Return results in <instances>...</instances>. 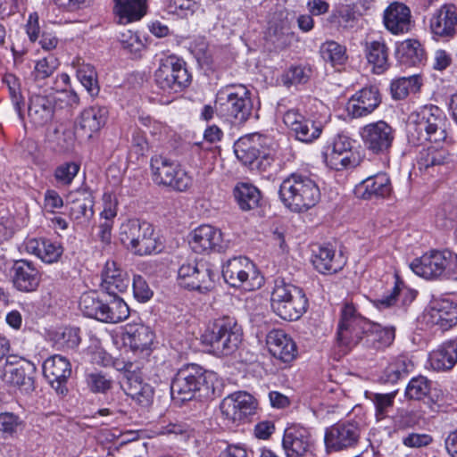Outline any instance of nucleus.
I'll return each instance as SVG.
<instances>
[{"mask_svg":"<svg viewBox=\"0 0 457 457\" xmlns=\"http://www.w3.org/2000/svg\"><path fill=\"white\" fill-rule=\"evenodd\" d=\"M217 374L195 363L183 365L171 380L170 395L174 401H190L196 395L212 398L219 395Z\"/></svg>","mask_w":457,"mask_h":457,"instance_id":"1","label":"nucleus"},{"mask_svg":"<svg viewBox=\"0 0 457 457\" xmlns=\"http://www.w3.org/2000/svg\"><path fill=\"white\" fill-rule=\"evenodd\" d=\"M407 127L409 144L420 145L426 142L439 144L447 138L448 119L442 109L427 104L412 112Z\"/></svg>","mask_w":457,"mask_h":457,"instance_id":"2","label":"nucleus"},{"mask_svg":"<svg viewBox=\"0 0 457 457\" xmlns=\"http://www.w3.org/2000/svg\"><path fill=\"white\" fill-rule=\"evenodd\" d=\"M278 195L287 209L295 212H303L319 203L320 191L310 175L294 172L282 180Z\"/></svg>","mask_w":457,"mask_h":457,"instance_id":"3","label":"nucleus"},{"mask_svg":"<svg viewBox=\"0 0 457 457\" xmlns=\"http://www.w3.org/2000/svg\"><path fill=\"white\" fill-rule=\"evenodd\" d=\"M243 339V330L233 317L216 319L201 336L202 344L217 357L230 356L237 352Z\"/></svg>","mask_w":457,"mask_h":457,"instance_id":"4","label":"nucleus"},{"mask_svg":"<svg viewBox=\"0 0 457 457\" xmlns=\"http://www.w3.org/2000/svg\"><path fill=\"white\" fill-rule=\"evenodd\" d=\"M270 307L282 320H297L307 311L308 299L301 287L277 278L270 291Z\"/></svg>","mask_w":457,"mask_h":457,"instance_id":"5","label":"nucleus"},{"mask_svg":"<svg viewBox=\"0 0 457 457\" xmlns=\"http://www.w3.org/2000/svg\"><path fill=\"white\" fill-rule=\"evenodd\" d=\"M215 110L218 116L231 123H245L253 112L251 91L241 84L220 88L216 95Z\"/></svg>","mask_w":457,"mask_h":457,"instance_id":"6","label":"nucleus"},{"mask_svg":"<svg viewBox=\"0 0 457 457\" xmlns=\"http://www.w3.org/2000/svg\"><path fill=\"white\" fill-rule=\"evenodd\" d=\"M369 328L370 321L358 312L353 303L345 302L337 324V345L345 350H351L361 343L365 345Z\"/></svg>","mask_w":457,"mask_h":457,"instance_id":"7","label":"nucleus"},{"mask_svg":"<svg viewBox=\"0 0 457 457\" xmlns=\"http://www.w3.org/2000/svg\"><path fill=\"white\" fill-rule=\"evenodd\" d=\"M191 81L186 62L176 55H169L161 60L154 72L157 87L167 95L181 92Z\"/></svg>","mask_w":457,"mask_h":457,"instance_id":"8","label":"nucleus"},{"mask_svg":"<svg viewBox=\"0 0 457 457\" xmlns=\"http://www.w3.org/2000/svg\"><path fill=\"white\" fill-rule=\"evenodd\" d=\"M121 244L137 255H147L157 252V241L154 228L146 221L129 220L120 228Z\"/></svg>","mask_w":457,"mask_h":457,"instance_id":"9","label":"nucleus"},{"mask_svg":"<svg viewBox=\"0 0 457 457\" xmlns=\"http://www.w3.org/2000/svg\"><path fill=\"white\" fill-rule=\"evenodd\" d=\"M225 281L233 287L253 291L262 287L263 277L253 262L244 256L229 259L222 269Z\"/></svg>","mask_w":457,"mask_h":457,"instance_id":"10","label":"nucleus"},{"mask_svg":"<svg viewBox=\"0 0 457 457\" xmlns=\"http://www.w3.org/2000/svg\"><path fill=\"white\" fill-rule=\"evenodd\" d=\"M364 147L373 154H387L395 138V129L386 121L379 120L360 129Z\"/></svg>","mask_w":457,"mask_h":457,"instance_id":"11","label":"nucleus"},{"mask_svg":"<svg viewBox=\"0 0 457 457\" xmlns=\"http://www.w3.org/2000/svg\"><path fill=\"white\" fill-rule=\"evenodd\" d=\"M457 262V256L448 251H430L420 258L413 260L411 270L420 277L435 278L442 276L453 262Z\"/></svg>","mask_w":457,"mask_h":457,"instance_id":"12","label":"nucleus"},{"mask_svg":"<svg viewBox=\"0 0 457 457\" xmlns=\"http://www.w3.org/2000/svg\"><path fill=\"white\" fill-rule=\"evenodd\" d=\"M361 436V428L356 421L337 423L327 428L324 443L327 452H339L354 447Z\"/></svg>","mask_w":457,"mask_h":457,"instance_id":"13","label":"nucleus"},{"mask_svg":"<svg viewBox=\"0 0 457 457\" xmlns=\"http://www.w3.org/2000/svg\"><path fill=\"white\" fill-rule=\"evenodd\" d=\"M382 96L377 86H366L356 91L345 106L347 115L361 119L372 114L381 104Z\"/></svg>","mask_w":457,"mask_h":457,"instance_id":"14","label":"nucleus"},{"mask_svg":"<svg viewBox=\"0 0 457 457\" xmlns=\"http://www.w3.org/2000/svg\"><path fill=\"white\" fill-rule=\"evenodd\" d=\"M42 369L44 377L55 393L66 395L68 380L72 372L70 361L60 354H54L44 361Z\"/></svg>","mask_w":457,"mask_h":457,"instance_id":"15","label":"nucleus"},{"mask_svg":"<svg viewBox=\"0 0 457 457\" xmlns=\"http://www.w3.org/2000/svg\"><path fill=\"white\" fill-rule=\"evenodd\" d=\"M256 401L245 392L234 393L225 397L220 403V411L224 419L232 423L242 422L254 414Z\"/></svg>","mask_w":457,"mask_h":457,"instance_id":"16","label":"nucleus"},{"mask_svg":"<svg viewBox=\"0 0 457 457\" xmlns=\"http://www.w3.org/2000/svg\"><path fill=\"white\" fill-rule=\"evenodd\" d=\"M282 446L287 457H308L312 455L313 441L308 428L293 424L284 431Z\"/></svg>","mask_w":457,"mask_h":457,"instance_id":"17","label":"nucleus"},{"mask_svg":"<svg viewBox=\"0 0 457 457\" xmlns=\"http://www.w3.org/2000/svg\"><path fill=\"white\" fill-rule=\"evenodd\" d=\"M284 124L303 143H312L320 137L323 126L320 122L304 117L298 110L290 109L283 115Z\"/></svg>","mask_w":457,"mask_h":457,"instance_id":"18","label":"nucleus"},{"mask_svg":"<svg viewBox=\"0 0 457 457\" xmlns=\"http://www.w3.org/2000/svg\"><path fill=\"white\" fill-rule=\"evenodd\" d=\"M433 38L448 41L457 33V6L445 4L437 9L429 20Z\"/></svg>","mask_w":457,"mask_h":457,"instance_id":"19","label":"nucleus"},{"mask_svg":"<svg viewBox=\"0 0 457 457\" xmlns=\"http://www.w3.org/2000/svg\"><path fill=\"white\" fill-rule=\"evenodd\" d=\"M69 217L77 224L87 223L94 216V195L87 188H78L67 195Z\"/></svg>","mask_w":457,"mask_h":457,"instance_id":"20","label":"nucleus"},{"mask_svg":"<svg viewBox=\"0 0 457 457\" xmlns=\"http://www.w3.org/2000/svg\"><path fill=\"white\" fill-rule=\"evenodd\" d=\"M351 148L352 142L348 137L337 135L322 154L327 166L336 170L354 166L351 159Z\"/></svg>","mask_w":457,"mask_h":457,"instance_id":"21","label":"nucleus"},{"mask_svg":"<svg viewBox=\"0 0 457 457\" xmlns=\"http://www.w3.org/2000/svg\"><path fill=\"white\" fill-rule=\"evenodd\" d=\"M12 273L13 286L21 292H35L40 285L41 273L31 261L25 259L15 261Z\"/></svg>","mask_w":457,"mask_h":457,"instance_id":"22","label":"nucleus"},{"mask_svg":"<svg viewBox=\"0 0 457 457\" xmlns=\"http://www.w3.org/2000/svg\"><path fill=\"white\" fill-rule=\"evenodd\" d=\"M424 317L428 323L448 330L457 324V305L449 299H436Z\"/></svg>","mask_w":457,"mask_h":457,"instance_id":"23","label":"nucleus"},{"mask_svg":"<svg viewBox=\"0 0 457 457\" xmlns=\"http://www.w3.org/2000/svg\"><path fill=\"white\" fill-rule=\"evenodd\" d=\"M109 111L102 105H93L82 111L76 122V131L81 137L91 138L106 123Z\"/></svg>","mask_w":457,"mask_h":457,"instance_id":"24","label":"nucleus"},{"mask_svg":"<svg viewBox=\"0 0 457 457\" xmlns=\"http://www.w3.org/2000/svg\"><path fill=\"white\" fill-rule=\"evenodd\" d=\"M270 353L283 363H290L297 355L296 344L293 338L282 329H273L267 336Z\"/></svg>","mask_w":457,"mask_h":457,"instance_id":"25","label":"nucleus"},{"mask_svg":"<svg viewBox=\"0 0 457 457\" xmlns=\"http://www.w3.org/2000/svg\"><path fill=\"white\" fill-rule=\"evenodd\" d=\"M189 243L196 253L220 252L223 248L222 233L211 225H201L192 231Z\"/></svg>","mask_w":457,"mask_h":457,"instance_id":"26","label":"nucleus"},{"mask_svg":"<svg viewBox=\"0 0 457 457\" xmlns=\"http://www.w3.org/2000/svg\"><path fill=\"white\" fill-rule=\"evenodd\" d=\"M122 339L134 353L148 354L154 343V334L148 326L141 323H129L124 327Z\"/></svg>","mask_w":457,"mask_h":457,"instance_id":"27","label":"nucleus"},{"mask_svg":"<svg viewBox=\"0 0 457 457\" xmlns=\"http://www.w3.org/2000/svg\"><path fill=\"white\" fill-rule=\"evenodd\" d=\"M383 22L394 35L407 33L411 27V10L404 4L395 2L385 10Z\"/></svg>","mask_w":457,"mask_h":457,"instance_id":"28","label":"nucleus"},{"mask_svg":"<svg viewBox=\"0 0 457 457\" xmlns=\"http://www.w3.org/2000/svg\"><path fill=\"white\" fill-rule=\"evenodd\" d=\"M130 283V279L116 262L107 261L102 272V289L109 295H118L125 292Z\"/></svg>","mask_w":457,"mask_h":457,"instance_id":"29","label":"nucleus"},{"mask_svg":"<svg viewBox=\"0 0 457 457\" xmlns=\"http://www.w3.org/2000/svg\"><path fill=\"white\" fill-rule=\"evenodd\" d=\"M312 262L316 270L321 274H334L341 270L345 265L343 257L336 254L330 245H319L313 250Z\"/></svg>","mask_w":457,"mask_h":457,"instance_id":"30","label":"nucleus"},{"mask_svg":"<svg viewBox=\"0 0 457 457\" xmlns=\"http://www.w3.org/2000/svg\"><path fill=\"white\" fill-rule=\"evenodd\" d=\"M54 114V104L51 98L37 94H32L29 96L28 116L35 126L42 127L49 123Z\"/></svg>","mask_w":457,"mask_h":457,"instance_id":"31","label":"nucleus"},{"mask_svg":"<svg viewBox=\"0 0 457 457\" xmlns=\"http://www.w3.org/2000/svg\"><path fill=\"white\" fill-rule=\"evenodd\" d=\"M25 249L46 263L57 262L63 253L61 244L45 237L28 239Z\"/></svg>","mask_w":457,"mask_h":457,"instance_id":"32","label":"nucleus"},{"mask_svg":"<svg viewBox=\"0 0 457 457\" xmlns=\"http://www.w3.org/2000/svg\"><path fill=\"white\" fill-rule=\"evenodd\" d=\"M113 13L120 24L137 21L146 13V0H113Z\"/></svg>","mask_w":457,"mask_h":457,"instance_id":"33","label":"nucleus"},{"mask_svg":"<svg viewBox=\"0 0 457 457\" xmlns=\"http://www.w3.org/2000/svg\"><path fill=\"white\" fill-rule=\"evenodd\" d=\"M364 53L373 73L382 74L389 68L388 47L384 41L366 42Z\"/></svg>","mask_w":457,"mask_h":457,"instance_id":"34","label":"nucleus"},{"mask_svg":"<svg viewBox=\"0 0 457 457\" xmlns=\"http://www.w3.org/2000/svg\"><path fill=\"white\" fill-rule=\"evenodd\" d=\"M150 167L154 181L163 186H166L173 174L182 168L177 161L161 154L151 158Z\"/></svg>","mask_w":457,"mask_h":457,"instance_id":"35","label":"nucleus"},{"mask_svg":"<svg viewBox=\"0 0 457 457\" xmlns=\"http://www.w3.org/2000/svg\"><path fill=\"white\" fill-rule=\"evenodd\" d=\"M363 192L361 196L365 199L385 198L392 192V186L388 175L385 172L378 173L367 178L360 186Z\"/></svg>","mask_w":457,"mask_h":457,"instance_id":"36","label":"nucleus"},{"mask_svg":"<svg viewBox=\"0 0 457 457\" xmlns=\"http://www.w3.org/2000/svg\"><path fill=\"white\" fill-rule=\"evenodd\" d=\"M360 16L354 4H340L331 12L328 21L338 29H349L357 24Z\"/></svg>","mask_w":457,"mask_h":457,"instance_id":"37","label":"nucleus"},{"mask_svg":"<svg viewBox=\"0 0 457 457\" xmlns=\"http://www.w3.org/2000/svg\"><path fill=\"white\" fill-rule=\"evenodd\" d=\"M429 362L436 370H448L457 362V349L453 342L448 341L429 353Z\"/></svg>","mask_w":457,"mask_h":457,"instance_id":"38","label":"nucleus"},{"mask_svg":"<svg viewBox=\"0 0 457 457\" xmlns=\"http://www.w3.org/2000/svg\"><path fill=\"white\" fill-rule=\"evenodd\" d=\"M125 394L142 407H148L154 399V388L137 377H130L124 385Z\"/></svg>","mask_w":457,"mask_h":457,"instance_id":"39","label":"nucleus"},{"mask_svg":"<svg viewBox=\"0 0 457 457\" xmlns=\"http://www.w3.org/2000/svg\"><path fill=\"white\" fill-rule=\"evenodd\" d=\"M453 161V155L444 147L428 146L420 152L418 165L420 170H428L430 168L448 164Z\"/></svg>","mask_w":457,"mask_h":457,"instance_id":"40","label":"nucleus"},{"mask_svg":"<svg viewBox=\"0 0 457 457\" xmlns=\"http://www.w3.org/2000/svg\"><path fill=\"white\" fill-rule=\"evenodd\" d=\"M109 302H104L100 320L105 323H119L129 315L128 304L118 295H112Z\"/></svg>","mask_w":457,"mask_h":457,"instance_id":"41","label":"nucleus"},{"mask_svg":"<svg viewBox=\"0 0 457 457\" xmlns=\"http://www.w3.org/2000/svg\"><path fill=\"white\" fill-rule=\"evenodd\" d=\"M395 332L393 327H382L370 321V328L367 330L365 346L384 348L389 346L395 340Z\"/></svg>","mask_w":457,"mask_h":457,"instance_id":"42","label":"nucleus"},{"mask_svg":"<svg viewBox=\"0 0 457 457\" xmlns=\"http://www.w3.org/2000/svg\"><path fill=\"white\" fill-rule=\"evenodd\" d=\"M234 197L242 211L257 208L261 201L260 190L248 183H239L234 188Z\"/></svg>","mask_w":457,"mask_h":457,"instance_id":"43","label":"nucleus"},{"mask_svg":"<svg viewBox=\"0 0 457 457\" xmlns=\"http://www.w3.org/2000/svg\"><path fill=\"white\" fill-rule=\"evenodd\" d=\"M234 152L237 158L251 170H253V164L261 154L258 144L249 137L238 139L234 145Z\"/></svg>","mask_w":457,"mask_h":457,"instance_id":"44","label":"nucleus"},{"mask_svg":"<svg viewBox=\"0 0 457 457\" xmlns=\"http://www.w3.org/2000/svg\"><path fill=\"white\" fill-rule=\"evenodd\" d=\"M267 38L276 47L284 49L292 43L295 33L290 31L287 22L274 23V21H272L268 28Z\"/></svg>","mask_w":457,"mask_h":457,"instance_id":"45","label":"nucleus"},{"mask_svg":"<svg viewBox=\"0 0 457 457\" xmlns=\"http://www.w3.org/2000/svg\"><path fill=\"white\" fill-rule=\"evenodd\" d=\"M320 53L324 62L330 63L333 67L343 65L347 61L345 46L334 40L321 44Z\"/></svg>","mask_w":457,"mask_h":457,"instance_id":"46","label":"nucleus"},{"mask_svg":"<svg viewBox=\"0 0 457 457\" xmlns=\"http://www.w3.org/2000/svg\"><path fill=\"white\" fill-rule=\"evenodd\" d=\"M402 62L409 65H416L424 58V49L416 39H406L397 48Z\"/></svg>","mask_w":457,"mask_h":457,"instance_id":"47","label":"nucleus"},{"mask_svg":"<svg viewBox=\"0 0 457 457\" xmlns=\"http://www.w3.org/2000/svg\"><path fill=\"white\" fill-rule=\"evenodd\" d=\"M396 392L386 394L375 393L371 391L365 392L366 399L370 400L375 408L376 418L378 420H383L386 417L388 411L392 409Z\"/></svg>","mask_w":457,"mask_h":457,"instance_id":"48","label":"nucleus"},{"mask_svg":"<svg viewBox=\"0 0 457 457\" xmlns=\"http://www.w3.org/2000/svg\"><path fill=\"white\" fill-rule=\"evenodd\" d=\"M59 65L60 62L58 58L54 54H48L36 62L30 76L35 82L40 84L42 81L53 76Z\"/></svg>","mask_w":457,"mask_h":457,"instance_id":"49","label":"nucleus"},{"mask_svg":"<svg viewBox=\"0 0 457 457\" xmlns=\"http://www.w3.org/2000/svg\"><path fill=\"white\" fill-rule=\"evenodd\" d=\"M198 269L199 270L195 269L196 281L191 282V288L200 293L208 292L214 287L217 274L212 270L211 266L204 262H198Z\"/></svg>","mask_w":457,"mask_h":457,"instance_id":"50","label":"nucleus"},{"mask_svg":"<svg viewBox=\"0 0 457 457\" xmlns=\"http://www.w3.org/2000/svg\"><path fill=\"white\" fill-rule=\"evenodd\" d=\"M103 303L96 292H86L80 296L79 309L85 316L100 320Z\"/></svg>","mask_w":457,"mask_h":457,"instance_id":"51","label":"nucleus"},{"mask_svg":"<svg viewBox=\"0 0 457 457\" xmlns=\"http://www.w3.org/2000/svg\"><path fill=\"white\" fill-rule=\"evenodd\" d=\"M2 379L4 383L14 386H25L29 389L33 386V379L26 374L23 367L9 366L4 369Z\"/></svg>","mask_w":457,"mask_h":457,"instance_id":"52","label":"nucleus"},{"mask_svg":"<svg viewBox=\"0 0 457 457\" xmlns=\"http://www.w3.org/2000/svg\"><path fill=\"white\" fill-rule=\"evenodd\" d=\"M419 88V79L414 76L400 78L390 85L392 97L395 100L404 99L411 92H416Z\"/></svg>","mask_w":457,"mask_h":457,"instance_id":"53","label":"nucleus"},{"mask_svg":"<svg viewBox=\"0 0 457 457\" xmlns=\"http://www.w3.org/2000/svg\"><path fill=\"white\" fill-rule=\"evenodd\" d=\"M77 78L90 96L98 95L100 87L94 66L90 64L80 65L77 70Z\"/></svg>","mask_w":457,"mask_h":457,"instance_id":"54","label":"nucleus"},{"mask_svg":"<svg viewBox=\"0 0 457 457\" xmlns=\"http://www.w3.org/2000/svg\"><path fill=\"white\" fill-rule=\"evenodd\" d=\"M79 170V163L76 162H66L61 163L54 169V178L58 185L69 187L78 175Z\"/></svg>","mask_w":457,"mask_h":457,"instance_id":"55","label":"nucleus"},{"mask_svg":"<svg viewBox=\"0 0 457 457\" xmlns=\"http://www.w3.org/2000/svg\"><path fill=\"white\" fill-rule=\"evenodd\" d=\"M89 390L96 394H104L112 387L113 380L102 371L92 372L86 377Z\"/></svg>","mask_w":457,"mask_h":457,"instance_id":"56","label":"nucleus"},{"mask_svg":"<svg viewBox=\"0 0 457 457\" xmlns=\"http://www.w3.org/2000/svg\"><path fill=\"white\" fill-rule=\"evenodd\" d=\"M430 390V383L427 378L419 376L411 379L405 389V395L409 399L420 400Z\"/></svg>","mask_w":457,"mask_h":457,"instance_id":"57","label":"nucleus"},{"mask_svg":"<svg viewBox=\"0 0 457 457\" xmlns=\"http://www.w3.org/2000/svg\"><path fill=\"white\" fill-rule=\"evenodd\" d=\"M7 86L13 107L19 116L22 118L21 105L23 104L21 85L18 78L13 74H6L3 79Z\"/></svg>","mask_w":457,"mask_h":457,"instance_id":"58","label":"nucleus"},{"mask_svg":"<svg viewBox=\"0 0 457 457\" xmlns=\"http://www.w3.org/2000/svg\"><path fill=\"white\" fill-rule=\"evenodd\" d=\"M120 42L122 47L129 53L137 55L145 47L143 41L137 32L127 30L120 33Z\"/></svg>","mask_w":457,"mask_h":457,"instance_id":"59","label":"nucleus"},{"mask_svg":"<svg viewBox=\"0 0 457 457\" xmlns=\"http://www.w3.org/2000/svg\"><path fill=\"white\" fill-rule=\"evenodd\" d=\"M134 297L140 303L148 302L154 295L145 278L141 275H134L132 282Z\"/></svg>","mask_w":457,"mask_h":457,"instance_id":"60","label":"nucleus"},{"mask_svg":"<svg viewBox=\"0 0 457 457\" xmlns=\"http://www.w3.org/2000/svg\"><path fill=\"white\" fill-rule=\"evenodd\" d=\"M192 185L193 178L185 169L181 168L173 174V177L168 182L166 187H170L176 191L185 192L188 190Z\"/></svg>","mask_w":457,"mask_h":457,"instance_id":"61","label":"nucleus"},{"mask_svg":"<svg viewBox=\"0 0 457 457\" xmlns=\"http://www.w3.org/2000/svg\"><path fill=\"white\" fill-rule=\"evenodd\" d=\"M198 269V262L184 263L178 271L179 285L188 290H192L191 282L196 281V270Z\"/></svg>","mask_w":457,"mask_h":457,"instance_id":"62","label":"nucleus"},{"mask_svg":"<svg viewBox=\"0 0 457 457\" xmlns=\"http://www.w3.org/2000/svg\"><path fill=\"white\" fill-rule=\"evenodd\" d=\"M190 49L198 62L208 64L211 62V54L206 40L204 37L195 38L190 45Z\"/></svg>","mask_w":457,"mask_h":457,"instance_id":"63","label":"nucleus"},{"mask_svg":"<svg viewBox=\"0 0 457 457\" xmlns=\"http://www.w3.org/2000/svg\"><path fill=\"white\" fill-rule=\"evenodd\" d=\"M21 424L20 418L12 412L0 413V432L5 435H12Z\"/></svg>","mask_w":457,"mask_h":457,"instance_id":"64","label":"nucleus"}]
</instances>
